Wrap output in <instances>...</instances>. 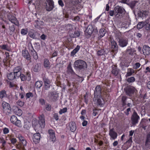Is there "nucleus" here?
<instances>
[{
	"label": "nucleus",
	"instance_id": "f257e3e1",
	"mask_svg": "<svg viewBox=\"0 0 150 150\" xmlns=\"http://www.w3.org/2000/svg\"><path fill=\"white\" fill-rule=\"evenodd\" d=\"M101 89L100 86H97L94 91L93 100L94 101H96L97 100L98 105L100 106H102L103 104L101 103L102 101L100 98H101L102 99H103L101 96Z\"/></svg>",
	"mask_w": 150,
	"mask_h": 150
},
{
	"label": "nucleus",
	"instance_id": "f03ea898",
	"mask_svg": "<svg viewBox=\"0 0 150 150\" xmlns=\"http://www.w3.org/2000/svg\"><path fill=\"white\" fill-rule=\"evenodd\" d=\"M74 68L78 71H83L85 70L87 67L86 63L81 60H77L74 63Z\"/></svg>",
	"mask_w": 150,
	"mask_h": 150
},
{
	"label": "nucleus",
	"instance_id": "7ed1b4c3",
	"mask_svg": "<svg viewBox=\"0 0 150 150\" xmlns=\"http://www.w3.org/2000/svg\"><path fill=\"white\" fill-rule=\"evenodd\" d=\"M2 106L3 108L2 112L4 115H10L11 114L12 111L9 104L3 101L2 103Z\"/></svg>",
	"mask_w": 150,
	"mask_h": 150
},
{
	"label": "nucleus",
	"instance_id": "20e7f679",
	"mask_svg": "<svg viewBox=\"0 0 150 150\" xmlns=\"http://www.w3.org/2000/svg\"><path fill=\"white\" fill-rule=\"evenodd\" d=\"M115 16L118 18L122 17L124 15L125 10L122 7L119 6H116L114 8Z\"/></svg>",
	"mask_w": 150,
	"mask_h": 150
},
{
	"label": "nucleus",
	"instance_id": "39448f33",
	"mask_svg": "<svg viewBox=\"0 0 150 150\" xmlns=\"http://www.w3.org/2000/svg\"><path fill=\"white\" fill-rule=\"evenodd\" d=\"M124 90L126 95L129 96H132L134 95L136 89L133 86H129L125 88Z\"/></svg>",
	"mask_w": 150,
	"mask_h": 150
},
{
	"label": "nucleus",
	"instance_id": "423d86ee",
	"mask_svg": "<svg viewBox=\"0 0 150 150\" xmlns=\"http://www.w3.org/2000/svg\"><path fill=\"white\" fill-rule=\"evenodd\" d=\"M118 36H116V38L119 39L118 42L120 46L122 47H124L127 46L128 44V40L127 38H120L121 34L119 33Z\"/></svg>",
	"mask_w": 150,
	"mask_h": 150
},
{
	"label": "nucleus",
	"instance_id": "0eeeda50",
	"mask_svg": "<svg viewBox=\"0 0 150 150\" xmlns=\"http://www.w3.org/2000/svg\"><path fill=\"white\" fill-rule=\"evenodd\" d=\"M140 119L139 116L138 115L137 113L134 111L131 117V123L132 125L134 126L136 125L138 122V120Z\"/></svg>",
	"mask_w": 150,
	"mask_h": 150
},
{
	"label": "nucleus",
	"instance_id": "6e6552de",
	"mask_svg": "<svg viewBox=\"0 0 150 150\" xmlns=\"http://www.w3.org/2000/svg\"><path fill=\"white\" fill-rule=\"evenodd\" d=\"M45 7L47 11H50L53 10L54 7V2L53 0H46Z\"/></svg>",
	"mask_w": 150,
	"mask_h": 150
},
{
	"label": "nucleus",
	"instance_id": "1a4fd4ad",
	"mask_svg": "<svg viewBox=\"0 0 150 150\" xmlns=\"http://www.w3.org/2000/svg\"><path fill=\"white\" fill-rule=\"evenodd\" d=\"M10 121L11 123L15 124L19 127H21V122L20 120H18L17 117L15 116L12 115L11 116Z\"/></svg>",
	"mask_w": 150,
	"mask_h": 150
},
{
	"label": "nucleus",
	"instance_id": "9d476101",
	"mask_svg": "<svg viewBox=\"0 0 150 150\" xmlns=\"http://www.w3.org/2000/svg\"><path fill=\"white\" fill-rule=\"evenodd\" d=\"M43 81L44 82L45 90L42 91L43 93H45V90H47L50 88V81L48 79L45 78L43 79Z\"/></svg>",
	"mask_w": 150,
	"mask_h": 150
},
{
	"label": "nucleus",
	"instance_id": "9b49d317",
	"mask_svg": "<svg viewBox=\"0 0 150 150\" xmlns=\"http://www.w3.org/2000/svg\"><path fill=\"white\" fill-rule=\"evenodd\" d=\"M8 18L9 21L12 23L18 26H19V22L15 17L9 14L8 15Z\"/></svg>",
	"mask_w": 150,
	"mask_h": 150
},
{
	"label": "nucleus",
	"instance_id": "f8f14e48",
	"mask_svg": "<svg viewBox=\"0 0 150 150\" xmlns=\"http://www.w3.org/2000/svg\"><path fill=\"white\" fill-rule=\"evenodd\" d=\"M93 30V27L92 25H88L85 31V35L88 37L90 36L92 34Z\"/></svg>",
	"mask_w": 150,
	"mask_h": 150
},
{
	"label": "nucleus",
	"instance_id": "ddd939ff",
	"mask_svg": "<svg viewBox=\"0 0 150 150\" xmlns=\"http://www.w3.org/2000/svg\"><path fill=\"white\" fill-rule=\"evenodd\" d=\"M19 77H20L22 81H25V80L29 81L31 79L30 74L28 72H27L26 75H24L21 73Z\"/></svg>",
	"mask_w": 150,
	"mask_h": 150
},
{
	"label": "nucleus",
	"instance_id": "4468645a",
	"mask_svg": "<svg viewBox=\"0 0 150 150\" xmlns=\"http://www.w3.org/2000/svg\"><path fill=\"white\" fill-rule=\"evenodd\" d=\"M22 70L21 67L20 66H17L15 67L13 70V73L16 75V76L18 78L21 74Z\"/></svg>",
	"mask_w": 150,
	"mask_h": 150
},
{
	"label": "nucleus",
	"instance_id": "2eb2a0df",
	"mask_svg": "<svg viewBox=\"0 0 150 150\" xmlns=\"http://www.w3.org/2000/svg\"><path fill=\"white\" fill-rule=\"evenodd\" d=\"M111 44L112 49V51L115 53H116L118 50V46L117 43L113 40H111Z\"/></svg>",
	"mask_w": 150,
	"mask_h": 150
},
{
	"label": "nucleus",
	"instance_id": "dca6fc26",
	"mask_svg": "<svg viewBox=\"0 0 150 150\" xmlns=\"http://www.w3.org/2000/svg\"><path fill=\"white\" fill-rule=\"evenodd\" d=\"M21 144H18L17 146V147L18 149L20 150H26L25 149V146L26 145L27 142L25 139L21 141Z\"/></svg>",
	"mask_w": 150,
	"mask_h": 150
},
{
	"label": "nucleus",
	"instance_id": "f3484780",
	"mask_svg": "<svg viewBox=\"0 0 150 150\" xmlns=\"http://www.w3.org/2000/svg\"><path fill=\"white\" fill-rule=\"evenodd\" d=\"M147 122H148V120L144 118L142 119L139 125V127L140 128H142L144 130H145L147 127L146 123Z\"/></svg>",
	"mask_w": 150,
	"mask_h": 150
},
{
	"label": "nucleus",
	"instance_id": "a211bd4d",
	"mask_svg": "<svg viewBox=\"0 0 150 150\" xmlns=\"http://www.w3.org/2000/svg\"><path fill=\"white\" fill-rule=\"evenodd\" d=\"M22 56L28 60L31 59L30 55L27 50H25L22 51Z\"/></svg>",
	"mask_w": 150,
	"mask_h": 150
},
{
	"label": "nucleus",
	"instance_id": "6ab92c4d",
	"mask_svg": "<svg viewBox=\"0 0 150 150\" xmlns=\"http://www.w3.org/2000/svg\"><path fill=\"white\" fill-rule=\"evenodd\" d=\"M48 133L50 137L49 140L52 142L54 141L56 138L54 131L52 129H49L48 130Z\"/></svg>",
	"mask_w": 150,
	"mask_h": 150
},
{
	"label": "nucleus",
	"instance_id": "aec40b11",
	"mask_svg": "<svg viewBox=\"0 0 150 150\" xmlns=\"http://www.w3.org/2000/svg\"><path fill=\"white\" fill-rule=\"evenodd\" d=\"M48 96L53 101H55L57 100L58 97V95L54 93L51 92L49 93Z\"/></svg>",
	"mask_w": 150,
	"mask_h": 150
},
{
	"label": "nucleus",
	"instance_id": "412c9836",
	"mask_svg": "<svg viewBox=\"0 0 150 150\" xmlns=\"http://www.w3.org/2000/svg\"><path fill=\"white\" fill-rule=\"evenodd\" d=\"M143 52L145 55H149L150 54V47L146 45H144L143 49Z\"/></svg>",
	"mask_w": 150,
	"mask_h": 150
},
{
	"label": "nucleus",
	"instance_id": "4be33fe9",
	"mask_svg": "<svg viewBox=\"0 0 150 150\" xmlns=\"http://www.w3.org/2000/svg\"><path fill=\"white\" fill-rule=\"evenodd\" d=\"M39 123L41 128H43L45 127V123L44 115H42L39 118Z\"/></svg>",
	"mask_w": 150,
	"mask_h": 150
},
{
	"label": "nucleus",
	"instance_id": "5701e85b",
	"mask_svg": "<svg viewBox=\"0 0 150 150\" xmlns=\"http://www.w3.org/2000/svg\"><path fill=\"white\" fill-rule=\"evenodd\" d=\"M40 138V134L39 133H38L33 135V142L36 144L39 142Z\"/></svg>",
	"mask_w": 150,
	"mask_h": 150
},
{
	"label": "nucleus",
	"instance_id": "b1692460",
	"mask_svg": "<svg viewBox=\"0 0 150 150\" xmlns=\"http://www.w3.org/2000/svg\"><path fill=\"white\" fill-rule=\"evenodd\" d=\"M13 110L15 113L17 115L20 116L22 114V111L21 110L19 109L17 106H13Z\"/></svg>",
	"mask_w": 150,
	"mask_h": 150
},
{
	"label": "nucleus",
	"instance_id": "393cba45",
	"mask_svg": "<svg viewBox=\"0 0 150 150\" xmlns=\"http://www.w3.org/2000/svg\"><path fill=\"white\" fill-rule=\"evenodd\" d=\"M70 130L72 132L75 131L76 129V126L75 122H70L69 124Z\"/></svg>",
	"mask_w": 150,
	"mask_h": 150
},
{
	"label": "nucleus",
	"instance_id": "a878e982",
	"mask_svg": "<svg viewBox=\"0 0 150 150\" xmlns=\"http://www.w3.org/2000/svg\"><path fill=\"white\" fill-rule=\"evenodd\" d=\"M109 135L111 138L114 140L117 138V133L114 131L113 129H110L109 132Z\"/></svg>",
	"mask_w": 150,
	"mask_h": 150
},
{
	"label": "nucleus",
	"instance_id": "bb28decb",
	"mask_svg": "<svg viewBox=\"0 0 150 150\" xmlns=\"http://www.w3.org/2000/svg\"><path fill=\"white\" fill-rule=\"evenodd\" d=\"M112 73L115 76H117L119 72V70L117 68L115 65H113L112 66Z\"/></svg>",
	"mask_w": 150,
	"mask_h": 150
},
{
	"label": "nucleus",
	"instance_id": "cd10ccee",
	"mask_svg": "<svg viewBox=\"0 0 150 150\" xmlns=\"http://www.w3.org/2000/svg\"><path fill=\"white\" fill-rule=\"evenodd\" d=\"M44 67L47 69H50L51 66L49 61L46 59H44Z\"/></svg>",
	"mask_w": 150,
	"mask_h": 150
},
{
	"label": "nucleus",
	"instance_id": "c85d7f7f",
	"mask_svg": "<svg viewBox=\"0 0 150 150\" xmlns=\"http://www.w3.org/2000/svg\"><path fill=\"white\" fill-rule=\"evenodd\" d=\"M9 29L10 30L9 34L10 35H13L15 30V25L13 24H10L9 27Z\"/></svg>",
	"mask_w": 150,
	"mask_h": 150
},
{
	"label": "nucleus",
	"instance_id": "c756f323",
	"mask_svg": "<svg viewBox=\"0 0 150 150\" xmlns=\"http://www.w3.org/2000/svg\"><path fill=\"white\" fill-rule=\"evenodd\" d=\"M7 77L9 80H13L14 79L18 78L16 76V75L13 72H11L8 74L7 75Z\"/></svg>",
	"mask_w": 150,
	"mask_h": 150
},
{
	"label": "nucleus",
	"instance_id": "7c9ffc66",
	"mask_svg": "<svg viewBox=\"0 0 150 150\" xmlns=\"http://www.w3.org/2000/svg\"><path fill=\"white\" fill-rule=\"evenodd\" d=\"M134 72V71L133 69L132 68L128 69L127 73L126 75V77H127L131 76Z\"/></svg>",
	"mask_w": 150,
	"mask_h": 150
},
{
	"label": "nucleus",
	"instance_id": "2f4dec72",
	"mask_svg": "<svg viewBox=\"0 0 150 150\" xmlns=\"http://www.w3.org/2000/svg\"><path fill=\"white\" fill-rule=\"evenodd\" d=\"M144 28L146 30H150V24L149 23L148 20H146L145 21Z\"/></svg>",
	"mask_w": 150,
	"mask_h": 150
},
{
	"label": "nucleus",
	"instance_id": "473e14b6",
	"mask_svg": "<svg viewBox=\"0 0 150 150\" xmlns=\"http://www.w3.org/2000/svg\"><path fill=\"white\" fill-rule=\"evenodd\" d=\"M67 71L68 73H70L71 74H74L75 73L72 69V67L71 66V63L70 62L67 67Z\"/></svg>",
	"mask_w": 150,
	"mask_h": 150
},
{
	"label": "nucleus",
	"instance_id": "72a5a7b5",
	"mask_svg": "<svg viewBox=\"0 0 150 150\" xmlns=\"http://www.w3.org/2000/svg\"><path fill=\"white\" fill-rule=\"evenodd\" d=\"M35 23L36 24H35V28H39L41 25H43V22L42 21H39L38 20H36L35 21Z\"/></svg>",
	"mask_w": 150,
	"mask_h": 150
},
{
	"label": "nucleus",
	"instance_id": "f704fd0d",
	"mask_svg": "<svg viewBox=\"0 0 150 150\" xmlns=\"http://www.w3.org/2000/svg\"><path fill=\"white\" fill-rule=\"evenodd\" d=\"M80 48V46L79 45H77L76 47L71 52V56H74L79 51Z\"/></svg>",
	"mask_w": 150,
	"mask_h": 150
},
{
	"label": "nucleus",
	"instance_id": "c9c22d12",
	"mask_svg": "<svg viewBox=\"0 0 150 150\" xmlns=\"http://www.w3.org/2000/svg\"><path fill=\"white\" fill-rule=\"evenodd\" d=\"M145 21H142L139 22L137 25V28L138 29L142 28L143 27H144Z\"/></svg>",
	"mask_w": 150,
	"mask_h": 150
},
{
	"label": "nucleus",
	"instance_id": "e433bc0d",
	"mask_svg": "<svg viewBox=\"0 0 150 150\" xmlns=\"http://www.w3.org/2000/svg\"><path fill=\"white\" fill-rule=\"evenodd\" d=\"M127 97L126 96H123L122 97L121 102L122 106H124L126 104V101Z\"/></svg>",
	"mask_w": 150,
	"mask_h": 150
},
{
	"label": "nucleus",
	"instance_id": "4c0bfd02",
	"mask_svg": "<svg viewBox=\"0 0 150 150\" xmlns=\"http://www.w3.org/2000/svg\"><path fill=\"white\" fill-rule=\"evenodd\" d=\"M43 85V82L42 81H38L36 82L35 86L37 88H40Z\"/></svg>",
	"mask_w": 150,
	"mask_h": 150
},
{
	"label": "nucleus",
	"instance_id": "58836bf2",
	"mask_svg": "<svg viewBox=\"0 0 150 150\" xmlns=\"http://www.w3.org/2000/svg\"><path fill=\"white\" fill-rule=\"evenodd\" d=\"M30 52L32 55L33 56V58L35 59H37L38 58V56L36 52L34 50Z\"/></svg>",
	"mask_w": 150,
	"mask_h": 150
},
{
	"label": "nucleus",
	"instance_id": "ea45409f",
	"mask_svg": "<svg viewBox=\"0 0 150 150\" xmlns=\"http://www.w3.org/2000/svg\"><path fill=\"white\" fill-rule=\"evenodd\" d=\"M28 35L30 38L33 39H36L37 38L33 31H30L28 33Z\"/></svg>",
	"mask_w": 150,
	"mask_h": 150
},
{
	"label": "nucleus",
	"instance_id": "a19ab883",
	"mask_svg": "<svg viewBox=\"0 0 150 150\" xmlns=\"http://www.w3.org/2000/svg\"><path fill=\"white\" fill-rule=\"evenodd\" d=\"M80 32L78 31H77L74 32V33L72 34V35H71L73 38H76V37H79L80 36Z\"/></svg>",
	"mask_w": 150,
	"mask_h": 150
},
{
	"label": "nucleus",
	"instance_id": "79ce46f5",
	"mask_svg": "<svg viewBox=\"0 0 150 150\" xmlns=\"http://www.w3.org/2000/svg\"><path fill=\"white\" fill-rule=\"evenodd\" d=\"M1 47L3 50H6L9 51L10 49L9 47L7 45H4L1 46Z\"/></svg>",
	"mask_w": 150,
	"mask_h": 150
},
{
	"label": "nucleus",
	"instance_id": "37998d69",
	"mask_svg": "<svg viewBox=\"0 0 150 150\" xmlns=\"http://www.w3.org/2000/svg\"><path fill=\"white\" fill-rule=\"evenodd\" d=\"M6 95V92L5 90H2L0 92V98H3Z\"/></svg>",
	"mask_w": 150,
	"mask_h": 150
},
{
	"label": "nucleus",
	"instance_id": "c03bdc74",
	"mask_svg": "<svg viewBox=\"0 0 150 150\" xmlns=\"http://www.w3.org/2000/svg\"><path fill=\"white\" fill-rule=\"evenodd\" d=\"M127 81L129 83H132L135 81V79L134 77L131 76L129 78H128Z\"/></svg>",
	"mask_w": 150,
	"mask_h": 150
},
{
	"label": "nucleus",
	"instance_id": "a18cd8bd",
	"mask_svg": "<svg viewBox=\"0 0 150 150\" xmlns=\"http://www.w3.org/2000/svg\"><path fill=\"white\" fill-rule=\"evenodd\" d=\"M150 142V132L148 133L146 135V140L145 142V145L147 144L148 143Z\"/></svg>",
	"mask_w": 150,
	"mask_h": 150
},
{
	"label": "nucleus",
	"instance_id": "49530a36",
	"mask_svg": "<svg viewBox=\"0 0 150 150\" xmlns=\"http://www.w3.org/2000/svg\"><path fill=\"white\" fill-rule=\"evenodd\" d=\"M39 69V65L38 64H36L34 67L33 70L35 72H38Z\"/></svg>",
	"mask_w": 150,
	"mask_h": 150
},
{
	"label": "nucleus",
	"instance_id": "de8ad7c7",
	"mask_svg": "<svg viewBox=\"0 0 150 150\" xmlns=\"http://www.w3.org/2000/svg\"><path fill=\"white\" fill-rule=\"evenodd\" d=\"M67 111V108H65L62 109H61L59 111V113L60 114H62V113L66 112Z\"/></svg>",
	"mask_w": 150,
	"mask_h": 150
},
{
	"label": "nucleus",
	"instance_id": "09e8293b",
	"mask_svg": "<svg viewBox=\"0 0 150 150\" xmlns=\"http://www.w3.org/2000/svg\"><path fill=\"white\" fill-rule=\"evenodd\" d=\"M140 66V64L138 63H136L133 66V68L134 69H137Z\"/></svg>",
	"mask_w": 150,
	"mask_h": 150
},
{
	"label": "nucleus",
	"instance_id": "8fccbe9b",
	"mask_svg": "<svg viewBox=\"0 0 150 150\" xmlns=\"http://www.w3.org/2000/svg\"><path fill=\"white\" fill-rule=\"evenodd\" d=\"M28 48L30 51L34 50L32 45V43L30 42H29L28 44Z\"/></svg>",
	"mask_w": 150,
	"mask_h": 150
},
{
	"label": "nucleus",
	"instance_id": "3c124183",
	"mask_svg": "<svg viewBox=\"0 0 150 150\" xmlns=\"http://www.w3.org/2000/svg\"><path fill=\"white\" fill-rule=\"evenodd\" d=\"M17 104L18 105L21 107H22L24 105V103L23 101L20 100H18V101L17 102Z\"/></svg>",
	"mask_w": 150,
	"mask_h": 150
},
{
	"label": "nucleus",
	"instance_id": "603ef678",
	"mask_svg": "<svg viewBox=\"0 0 150 150\" xmlns=\"http://www.w3.org/2000/svg\"><path fill=\"white\" fill-rule=\"evenodd\" d=\"M28 31L24 29H22L21 30V33L23 35H25L27 34Z\"/></svg>",
	"mask_w": 150,
	"mask_h": 150
},
{
	"label": "nucleus",
	"instance_id": "864d4df0",
	"mask_svg": "<svg viewBox=\"0 0 150 150\" xmlns=\"http://www.w3.org/2000/svg\"><path fill=\"white\" fill-rule=\"evenodd\" d=\"M18 137L19 139V140L21 142L25 139L24 137L22 136L21 135V134H18Z\"/></svg>",
	"mask_w": 150,
	"mask_h": 150
},
{
	"label": "nucleus",
	"instance_id": "5fc2aeb1",
	"mask_svg": "<svg viewBox=\"0 0 150 150\" xmlns=\"http://www.w3.org/2000/svg\"><path fill=\"white\" fill-rule=\"evenodd\" d=\"M138 15L140 17H142L143 16V12L139 11L138 12Z\"/></svg>",
	"mask_w": 150,
	"mask_h": 150
},
{
	"label": "nucleus",
	"instance_id": "6e6d98bb",
	"mask_svg": "<svg viewBox=\"0 0 150 150\" xmlns=\"http://www.w3.org/2000/svg\"><path fill=\"white\" fill-rule=\"evenodd\" d=\"M9 129L8 128L5 127L3 129V132L4 134H6L8 133Z\"/></svg>",
	"mask_w": 150,
	"mask_h": 150
},
{
	"label": "nucleus",
	"instance_id": "4d7b16f0",
	"mask_svg": "<svg viewBox=\"0 0 150 150\" xmlns=\"http://www.w3.org/2000/svg\"><path fill=\"white\" fill-rule=\"evenodd\" d=\"M127 54H130L132 55L133 54V52H132V49H127Z\"/></svg>",
	"mask_w": 150,
	"mask_h": 150
},
{
	"label": "nucleus",
	"instance_id": "13d9d810",
	"mask_svg": "<svg viewBox=\"0 0 150 150\" xmlns=\"http://www.w3.org/2000/svg\"><path fill=\"white\" fill-rule=\"evenodd\" d=\"M103 30L102 29H101L99 30V33L100 34V35L98 37V39H100L103 36V35L101 34H103Z\"/></svg>",
	"mask_w": 150,
	"mask_h": 150
},
{
	"label": "nucleus",
	"instance_id": "bf43d9fd",
	"mask_svg": "<svg viewBox=\"0 0 150 150\" xmlns=\"http://www.w3.org/2000/svg\"><path fill=\"white\" fill-rule=\"evenodd\" d=\"M11 143L13 144L16 143L17 140L16 138H13L11 139Z\"/></svg>",
	"mask_w": 150,
	"mask_h": 150
},
{
	"label": "nucleus",
	"instance_id": "052dcab7",
	"mask_svg": "<svg viewBox=\"0 0 150 150\" xmlns=\"http://www.w3.org/2000/svg\"><path fill=\"white\" fill-rule=\"evenodd\" d=\"M33 94L31 93H28L26 94V97L27 98H30L31 96H33Z\"/></svg>",
	"mask_w": 150,
	"mask_h": 150
},
{
	"label": "nucleus",
	"instance_id": "680f3d73",
	"mask_svg": "<svg viewBox=\"0 0 150 150\" xmlns=\"http://www.w3.org/2000/svg\"><path fill=\"white\" fill-rule=\"evenodd\" d=\"M98 54L99 55H102L103 54V50H99L98 52Z\"/></svg>",
	"mask_w": 150,
	"mask_h": 150
},
{
	"label": "nucleus",
	"instance_id": "e2e57ef3",
	"mask_svg": "<svg viewBox=\"0 0 150 150\" xmlns=\"http://www.w3.org/2000/svg\"><path fill=\"white\" fill-rule=\"evenodd\" d=\"M58 3L59 5L62 7L64 6V4L63 1L62 0H59L58 1Z\"/></svg>",
	"mask_w": 150,
	"mask_h": 150
},
{
	"label": "nucleus",
	"instance_id": "0e129e2a",
	"mask_svg": "<svg viewBox=\"0 0 150 150\" xmlns=\"http://www.w3.org/2000/svg\"><path fill=\"white\" fill-rule=\"evenodd\" d=\"M130 110L131 108H129L127 109L126 111L125 112V113L126 115H129V112L130 111Z\"/></svg>",
	"mask_w": 150,
	"mask_h": 150
},
{
	"label": "nucleus",
	"instance_id": "69168bd1",
	"mask_svg": "<svg viewBox=\"0 0 150 150\" xmlns=\"http://www.w3.org/2000/svg\"><path fill=\"white\" fill-rule=\"evenodd\" d=\"M46 109L47 110H50L51 109V105L48 104L47 105L46 107Z\"/></svg>",
	"mask_w": 150,
	"mask_h": 150
},
{
	"label": "nucleus",
	"instance_id": "338daca9",
	"mask_svg": "<svg viewBox=\"0 0 150 150\" xmlns=\"http://www.w3.org/2000/svg\"><path fill=\"white\" fill-rule=\"evenodd\" d=\"M54 117L56 120L59 119V116L57 114L55 113L54 115Z\"/></svg>",
	"mask_w": 150,
	"mask_h": 150
},
{
	"label": "nucleus",
	"instance_id": "774afa93",
	"mask_svg": "<svg viewBox=\"0 0 150 150\" xmlns=\"http://www.w3.org/2000/svg\"><path fill=\"white\" fill-rule=\"evenodd\" d=\"M40 103L42 104L43 105L45 104V102L44 99H40L39 100Z\"/></svg>",
	"mask_w": 150,
	"mask_h": 150
}]
</instances>
